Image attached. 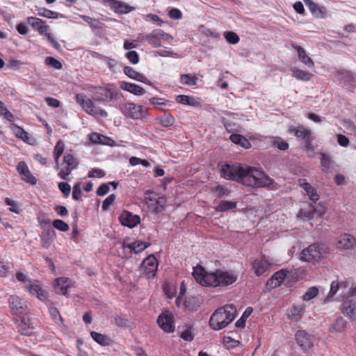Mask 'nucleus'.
Here are the masks:
<instances>
[{"instance_id": "26", "label": "nucleus", "mask_w": 356, "mask_h": 356, "mask_svg": "<svg viewBox=\"0 0 356 356\" xmlns=\"http://www.w3.org/2000/svg\"><path fill=\"white\" fill-rule=\"evenodd\" d=\"M305 304L294 305L290 310L289 318L292 321H298L305 313Z\"/></svg>"}, {"instance_id": "45", "label": "nucleus", "mask_w": 356, "mask_h": 356, "mask_svg": "<svg viewBox=\"0 0 356 356\" xmlns=\"http://www.w3.org/2000/svg\"><path fill=\"white\" fill-rule=\"evenodd\" d=\"M224 37L229 44H232L238 43L240 40L238 35L233 31H225Z\"/></svg>"}, {"instance_id": "9", "label": "nucleus", "mask_w": 356, "mask_h": 356, "mask_svg": "<svg viewBox=\"0 0 356 356\" xmlns=\"http://www.w3.org/2000/svg\"><path fill=\"white\" fill-rule=\"evenodd\" d=\"M8 304L11 312L18 315L24 314L27 309V305L19 296L12 295L8 298Z\"/></svg>"}, {"instance_id": "61", "label": "nucleus", "mask_w": 356, "mask_h": 356, "mask_svg": "<svg viewBox=\"0 0 356 356\" xmlns=\"http://www.w3.org/2000/svg\"><path fill=\"white\" fill-rule=\"evenodd\" d=\"M105 172L102 169L93 168L89 171L88 177H99L102 178L104 177Z\"/></svg>"}, {"instance_id": "24", "label": "nucleus", "mask_w": 356, "mask_h": 356, "mask_svg": "<svg viewBox=\"0 0 356 356\" xmlns=\"http://www.w3.org/2000/svg\"><path fill=\"white\" fill-rule=\"evenodd\" d=\"M90 336L97 343L104 346H110L113 343V341L106 335L101 333L92 331L90 332Z\"/></svg>"}, {"instance_id": "27", "label": "nucleus", "mask_w": 356, "mask_h": 356, "mask_svg": "<svg viewBox=\"0 0 356 356\" xmlns=\"http://www.w3.org/2000/svg\"><path fill=\"white\" fill-rule=\"evenodd\" d=\"M33 329L30 320L25 317L22 318L18 324L19 332L23 335L29 336L32 334Z\"/></svg>"}, {"instance_id": "34", "label": "nucleus", "mask_w": 356, "mask_h": 356, "mask_svg": "<svg viewBox=\"0 0 356 356\" xmlns=\"http://www.w3.org/2000/svg\"><path fill=\"white\" fill-rule=\"evenodd\" d=\"M291 71L292 72V76L299 80L307 81L310 80L312 76V73L296 67L291 68Z\"/></svg>"}, {"instance_id": "39", "label": "nucleus", "mask_w": 356, "mask_h": 356, "mask_svg": "<svg viewBox=\"0 0 356 356\" xmlns=\"http://www.w3.org/2000/svg\"><path fill=\"white\" fill-rule=\"evenodd\" d=\"M63 161L65 164L76 168L79 165V161L70 152H66L63 156Z\"/></svg>"}, {"instance_id": "60", "label": "nucleus", "mask_w": 356, "mask_h": 356, "mask_svg": "<svg viewBox=\"0 0 356 356\" xmlns=\"http://www.w3.org/2000/svg\"><path fill=\"white\" fill-rule=\"evenodd\" d=\"M81 18L87 23H88L91 27H93V28H99V22L96 19H94V18H92L89 16H87V15H82L81 16Z\"/></svg>"}, {"instance_id": "14", "label": "nucleus", "mask_w": 356, "mask_h": 356, "mask_svg": "<svg viewBox=\"0 0 356 356\" xmlns=\"http://www.w3.org/2000/svg\"><path fill=\"white\" fill-rule=\"evenodd\" d=\"M76 101L88 114L95 115V110L96 106H95L91 99H86V96L85 95L77 94L76 95Z\"/></svg>"}, {"instance_id": "4", "label": "nucleus", "mask_w": 356, "mask_h": 356, "mask_svg": "<svg viewBox=\"0 0 356 356\" xmlns=\"http://www.w3.org/2000/svg\"><path fill=\"white\" fill-rule=\"evenodd\" d=\"M327 252V247L323 243H313L302 250L300 259L304 261H316Z\"/></svg>"}, {"instance_id": "32", "label": "nucleus", "mask_w": 356, "mask_h": 356, "mask_svg": "<svg viewBox=\"0 0 356 356\" xmlns=\"http://www.w3.org/2000/svg\"><path fill=\"white\" fill-rule=\"evenodd\" d=\"M347 322L343 319V317H338L332 325L330 327L329 332L331 333L334 332H342L346 327Z\"/></svg>"}, {"instance_id": "31", "label": "nucleus", "mask_w": 356, "mask_h": 356, "mask_svg": "<svg viewBox=\"0 0 356 356\" xmlns=\"http://www.w3.org/2000/svg\"><path fill=\"white\" fill-rule=\"evenodd\" d=\"M237 202L228 200H222L215 207V210L218 212L230 211L236 208Z\"/></svg>"}, {"instance_id": "55", "label": "nucleus", "mask_w": 356, "mask_h": 356, "mask_svg": "<svg viewBox=\"0 0 356 356\" xmlns=\"http://www.w3.org/2000/svg\"><path fill=\"white\" fill-rule=\"evenodd\" d=\"M125 56L132 64H137L139 62V56L136 51H128Z\"/></svg>"}, {"instance_id": "58", "label": "nucleus", "mask_w": 356, "mask_h": 356, "mask_svg": "<svg viewBox=\"0 0 356 356\" xmlns=\"http://www.w3.org/2000/svg\"><path fill=\"white\" fill-rule=\"evenodd\" d=\"M340 287V283L338 281H333L331 283L330 290L327 298L325 300L326 301L328 298H332L334 296Z\"/></svg>"}, {"instance_id": "29", "label": "nucleus", "mask_w": 356, "mask_h": 356, "mask_svg": "<svg viewBox=\"0 0 356 356\" xmlns=\"http://www.w3.org/2000/svg\"><path fill=\"white\" fill-rule=\"evenodd\" d=\"M111 8L115 13L118 14H127L135 9L134 7L130 6L128 4H126L125 3L120 1H117Z\"/></svg>"}, {"instance_id": "50", "label": "nucleus", "mask_w": 356, "mask_h": 356, "mask_svg": "<svg viewBox=\"0 0 356 356\" xmlns=\"http://www.w3.org/2000/svg\"><path fill=\"white\" fill-rule=\"evenodd\" d=\"M45 63L56 70H60L63 67L62 63L59 60L51 56H48L46 58Z\"/></svg>"}, {"instance_id": "38", "label": "nucleus", "mask_w": 356, "mask_h": 356, "mask_svg": "<svg viewBox=\"0 0 356 356\" xmlns=\"http://www.w3.org/2000/svg\"><path fill=\"white\" fill-rule=\"evenodd\" d=\"M176 101L179 104L189 106H195L197 104L196 99L193 97L185 95H177L176 97Z\"/></svg>"}, {"instance_id": "13", "label": "nucleus", "mask_w": 356, "mask_h": 356, "mask_svg": "<svg viewBox=\"0 0 356 356\" xmlns=\"http://www.w3.org/2000/svg\"><path fill=\"white\" fill-rule=\"evenodd\" d=\"M17 170L24 181L32 185H35L36 184V178L32 175L24 161H19L18 163Z\"/></svg>"}, {"instance_id": "2", "label": "nucleus", "mask_w": 356, "mask_h": 356, "mask_svg": "<svg viewBox=\"0 0 356 356\" xmlns=\"http://www.w3.org/2000/svg\"><path fill=\"white\" fill-rule=\"evenodd\" d=\"M193 276L202 286L212 287L231 285L238 278V275L231 270L217 269L215 272L208 273L202 266L193 268Z\"/></svg>"}, {"instance_id": "47", "label": "nucleus", "mask_w": 356, "mask_h": 356, "mask_svg": "<svg viewBox=\"0 0 356 356\" xmlns=\"http://www.w3.org/2000/svg\"><path fill=\"white\" fill-rule=\"evenodd\" d=\"M52 225L54 228L61 232H67L70 229L68 224L60 219L54 220Z\"/></svg>"}, {"instance_id": "6", "label": "nucleus", "mask_w": 356, "mask_h": 356, "mask_svg": "<svg viewBox=\"0 0 356 356\" xmlns=\"http://www.w3.org/2000/svg\"><path fill=\"white\" fill-rule=\"evenodd\" d=\"M158 265L157 259L151 254L143 260L140 269L147 278H153L156 275Z\"/></svg>"}, {"instance_id": "23", "label": "nucleus", "mask_w": 356, "mask_h": 356, "mask_svg": "<svg viewBox=\"0 0 356 356\" xmlns=\"http://www.w3.org/2000/svg\"><path fill=\"white\" fill-rule=\"evenodd\" d=\"M355 238L350 234H345L338 241L339 247L343 249H352L354 248Z\"/></svg>"}, {"instance_id": "7", "label": "nucleus", "mask_w": 356, "mask_h": 356, "mask_svg": "<svg viewBox=\"0 0 356 356\" xmlns=\"http://www.w3.org/2000/svg\"><path fill=\"white\" fill-rule=\"evenodd\" d=\"M159 327L165 332L171 333L175 331L174 316L167 311L161 313L157 319Z\"/></svg>"}, {"instance_id": "22", "label": "nucleus", "mask_w": 356, "mask_h": 356, "mask_svg": "<svg viewBox=\"0 0 356 356\" xmlns=\"http://www.w3.org/2000/svg\"><path fill=\"white\" fill-rule=\"evenodd\" d=\"M69 285L70 280L68 278L59 277L56 279L54 284V289L56 293L60 295H65L67 293Z\"/></svg>"}, {"instance_id": "18", "label": "nucleus", "mask_w": 356, "mask_h": 356, "mask_svg": "<svg viewBox=\"0 0 356 356\" xmlns=\"http://www.w3.org/2000/svg\"><path fill=\"white\" fill-rule=\"evenodd\" d=\"M336 76L340 83L350 84L355 81V75L348 70H339L336 72Z\"/></svg>"}, {"instance_id": "3", "label": "nucleus", "mask_w": 356, "mask_h": 356, "mask_svg": "<svg viewBox=\"0 0 356 356\" xmlns=\"http://www.w3.org/2000/svg\"><path fill=\"white\" fill-rule=\"evenodd\" d=\"M236 313V309L233 305L219 308L210 317L209 325L215 330H220L234 321Z\"/></svg>"}, {"instance_id": "54", "label": "nucleus", "mask_w": 356, "mask_h": 356, "mask_svg": "<svg viewBox=\"0 0 356 356\" xmlns=\"http://www.w3.org/2000/svg\"><path fill=\"white\" fill-rule=\"evenodd\" d=\"M288 270L285 269H282L276 273H275L273 275L276 282H279L280 285L282 283L284 280L286 278Z\"/></svg>"}, {"instance_id": "37", "label": "nucleus", "mask_w": 356, "mask_h": 356, "mask_svg": "<svg viewBox=\"0 0 356 356\" xmlns=\"http://www.w3.org/2000/svg\"><path fill=\"white\" fill-rule=\"evenodd\" d=\"M150 245L149 243L136 241L127 245L129 248L134 250L136 254H139Z\"/></svg>"}, {"instance_id": "49", "label": "nucleus", "mask_w": 356, "mask_h": 356, "mask_svg": "<svg viewBox=\"0 0 356 356\" xmlns=\"http://www.w3.org/2000/svg\"><path fill=\"white\" fill-rule=\"evenodd\" d=\"M318 293V289L312 286L308 289L305 293L302 296V299L305 301H308L315 298Z\"/></svg>"}, {"instance_id": "64", "label": "nucleus", "mask_w": 356, "mask_h": 356, "mask_svg": "<svg viewBox=\"0 0 356 356\" xmlns=\"http://www.w3.org/2000/svg\"><path fill=\"white\" fill-rule=\"evenodd\" d=\"M168 15L170 18L174 19H179L182 17V13L178 8H172L169 11Z\"/></svg>"}, {"instance_id": "30", "label": "nucleus", "mask_w": 356, "mask_h": 356, "mask_svg": "<svg viewBox=\"0 0 356 356\" xmlns=\"http://www.w3.org/2000/svg\"><path fill=\"white\" fill-rule=\"evenodd\" d=\"M229 139L232 143L239 145L245 149H248L251 147L250 141L241 134H233L230 136Z\"/></svg>"}, {"instance_id": "25", "label": "nucleus", "mask_w": 356, "mask_h": 356, "mask_svg": "<svg viewBox=\"0 0 356 356\" xmlns=\"http://www.w3.org/2000/svg\"><path fill=\"white\" fill-rule=\"evenodd\" d=\"M321 164L324 172L327 173L334 169V161L325 153L321 154Z\"/></svg>"}, {"instance_id": "5", "label": "nucleus", "mask_w": 356, "mask_h": 356, "mask_svg": "<svg viewBox=\"0 0 356 356\" xmlns=\"http://www.w3.org/2000/svg\"><path fill=\"white\" fill-rule=\"evenodd\" d=\"M119 108L125 117L134 120L140 119L146 114L143 106L136 105L132 102L122 104L119 106Z\"/></svg>"}, {"instance_id": "1", "label": "nucleus", "mask_w": 356, "mask_h": 356, "mask_svg": "<svg viewBox=\"0 0 356 356\" xmlns=\"http://www.w3.org/2000/svg\"><path fill=\"white\" fill-rule=\"evenodd\" d=\"M220 176L225 179L252 188L270 187L274 182L264 171L238 163L222 165Z\"/></svg>"}, {"instance_id": "8", "label": "nucleus", "mask_w": 356, "mask_h": 356, "mask_svg": "<svg viewBox=\"0 0 356 356\" xmlns=\"http://www.w3.org/2000/svg\"><path fill=\"white\" fill-rule=\"evenodd\" d=\"M97 90L93 92V99L95 102H102L104 104H106L108 102V99L110 101L113 99H116L118 96V93L113 92L112 90L102 88V87H95Z\"/></svg>"}, {"instance_id": "21", "label": "nucleus", "mask_w": 356, "mask_h": 356, "mask_svg": "<svg viewBox=\"0 0 356 356\" xmlns=\"http://www.w3.org/2000/svg\"><path fill=\"white\" fill-rule=\"evenodd\" d=\"M120 87L121 89L131 92L136 95H143L145 93V90L143 88L132 83L122 81Z\"/></svg>"}, {"instance_id": "42", "label": "nucleus", "mask_w": 356, "mask_h": 356, "mask_svg": "<svg viewBox=\"0 0 356 356\" xmlns=\"http://www.w3.org/2000/svg\"><path fill=\"white\" fill-rule=\"evenodd\" d=\"M158 119L159 120L160 124L163 127H170L172 126L175 121V118L170 114L164 115L159 117Z\"/></svg>"}, {"instance_id": "17", "label": "nucleus", "mask_w": 356, "mask_h": 356, "mask_svg": "<svg viewBox=\"0 0 356 356\" xmlns=\"http://www.w3.org/2000/svg\"><path fill=\"white\" fill-rule=\"evenodd\" d=\"M292 47L295 49L298 54V58L300 62L304 63L309 67H313L314 66V63L312 60V58L307 54L306 51L300 46L292 43Z\"/></svg>"}, {"instance_id": "10", "label": "nucleus", "mask_w": 356, "mask_h": 356, "mask_svg": "<svg viewBox=\"0 0 356 356\" xmlns=\"http://www.w3.org/2000/svg\"><path fill=\"white\" fill-rule=\"evenodd\" d=\"M118 218L122 225L129 228H133L140 222L139 216L134 215L127 211H124Z\"/></svg>"}, {"instance_id": "62", "label": "nucleus", "mask_w": 356, "mask_h": 356, "mask_svg": "<svg viewBox=\"0 0 356 356\" xmlns=\"http://www.w3.org/2000/svg\"><path fill=\"white\" fill-rule=\"evenodd\" d=\"M145 19L146 20L150 19L151 21L156 22L157 25L160 26L162 25V24L164 23V21L161 19L158 15L152 13L146 15Z\"/></svg>"}, {"instance_id": "43", "label": "nucleus", "mask_w": 356, "mask_h": 356, "mask_svg": "<svg viewBox=\"0 0 356 356\" xmlns=\"http://www.w3.org/2000/svg\"><path fill=\"white\" fill-rule=\"evenodd\" d=\"M180 81L186 86H195L197 83L196 78L189 74H181L180 76Z\"/></svg>"}, {"instance_id": "44", "label": "nucleus", "mask_w": 356, "mask_h": 356, "mask_svg": "<svg viewBox=\"0 0 356 356\" xmlns=\"http://www.w3.org/2000/svg\"><path fill=\"white\" fill-rule=\"evenodd\" d=\"M295 136L298 138H302L305 140L308 138V137L311 135V131L306 129L303 127L298 129H293Z\"/></svg>"}, {"instance_id": "16", "label": "nucleus", "mask_w": 356, "mask_h": 356, "mask_svg": "<svg viewBox=\"0 0 356 356\" xmlns=\"http://www.w3.org/2000/svg\"><path fill=\"white\" fill-rule=\"evenodd\" d=\"M343 314L351 320H356V301L348 300L344 301L341 306Z\"/></svg>"}, {"instance_id": "33", "label": "nucleus", "mask_w": 356, "mask_h": 356, "mask_svg": "<svg viewBox=\"0 0 356 356\" xmlns=\"http://www.w3.org/2000/svg\"><path fill=\"white\" fill-rule=\"evenodd\" d=\"M201 298L198 296L188 297L184 302L185 307L188 310H196L201 305Z\"/></svg>"}, {"instance_id": "57", "label": "nucleus", "mask_w": 356, "mask_h": 356, "mask_svg": "<svg viewBox=\"0 0 356 356\" xmlns=\"http://www.w3.org/2000/svg\"><path fill=\"white\" fill-rule=\"evenodd\" d=\"M65 149V145L63 142L60 140L57 142L56 146L54 149V154H56L57 157H60L61 155L63 154Z\"/></svg>"}, {"instance_id": "19", "label": "nucleus", "mask_w": 356, "mask_h": 356, "mask_svg": "<svg viewBox=\"0 0 356 356\" xmlns=\"http://www.w3.org/2000/svg\"><path fill=\"white\" fill-rule=\"evenodd\" d=\"M29 24H30L35 30L38 31L40 34L44 33L49 29L45 22L42 19L33 17H29L27 19Z\"/></svg>"}, {"instance_id": "52", "label": "nucleus", "mask_w": 356, "mask_h": 356, "mask_svg": "<svg viewBox=\"0 0 356 356\" xmlns=\"http://www.w3.org/2000/svg\"><path fill=\"white\" fill-rule=\"evenodd\" d=\"M116 199V196L114 194L110 195L107 197L103 202L102 208L104 211H106L109 209V207L113 204L115 200Z\"/></svg>"}, {"instance_id": "40", "label": "nucleus", "mask_w": 356, "mask_h": 356, "mask_svg": "<svg viewBox=\"0 0 356 356\" xmlns=\"http://www.w3.org/2000/svg\"><path fill=\"white\" fill-rule=\"evenodd\" d=\"M253 312L252 307H248L242 314L241 317L236 322L235 325L237 327L244 328L247 318L251 315Z\"/></svg>"}, {"instance_id": "15", "label": "nucleus", "mask_w": 356, "mask_h": 356, "mask_svg": "<svg viewBox=\"0 0 356 356\" xmlns=\"http://www.w3.org/2000/svg\"><path fill=\"white\" fill-rule=\"evenodd\" d=\"M56 236V232L51 226L43 228L41 236V245L44 248H49Z\"/></svg>"}, {"instance_id": "59", "label": "nucleus", "mask_w": 356, "mask_h": 356, "mask_svg": "<svg viewBox=\"0 0 356 356\" xmlns=\"http://www.w3.org/2000/svg\"><path fill=\"white\" fill-rule=\"evenodd\" d=\"M58 188L63 193L65 197H68L71 192V186L67 182H60L58 184Z\"/></svg>"}, {"instance_id": "36", "label": "nucleus", "mask_w": 356, "mask_h": 356, "mask_svg": "<svg viewBox=\"0 0 356 356\" xmlns=\"http://www.w3.org/2000/svg\"><path fill=\"white\" fill-rule=\"evenodd\" d=\"M211 192L217 198L229 196L230 191L222 185L218 184L211 189Z\"/></svg>"}, {"instance_id": "12", "label": "nucleus", "mask_w": 356, "mask_h": 356, "mask_svg": "<svg viewBox=\"0 0 356 356\" xmlns=\"http://www.w3.org/2000/svg\"><path fill=\"white\" fill-rule=\"evenodd\" d=\"M252 269L257 277L264 275L271 267V264L265 258L255 259L252 263Z\"/></svg>"}, {"instance_id": "28", "label": "nucleus", "mask_w": 356, "mask_h": 356, "mask_svg": "<svg viewBox=\"0 0 356 356\" xmlns=\"http://www.w3.org/2000/svg\"><path fill=\"white\" fill-rule=\"evenodd\" d=\"M159 35L158 34V29H155L152 33L145 35L143 40H147L152 47L158 48L161 47V42L159 39Z\"/></svg>"}, {"instance_id": "41", "label": "nucleus", "mask_w": 356, "mask_h": 356, "mask_svg": "<svg viewBox=\"0 0 356 356\" xmlns=\"http://www.w3.org/2000/svg\"><path fill=\"white\" fill-rule=\"evenodd\" d=\"M304 2L313 15L323 17L321 9L312 0H304Z\"/></svg>"}, {"instance_id": "51", "label": "nucleus", "mask_w": 356, "mask_h": 356, "mask_svg": "<svg viewBox=\"0 0 356 356\" xmlns=\"http://www.w3.org/2000/svg\"><path fill=\"white\" fill-rule=\"evenodd\" d=\"M106 138H107L106 137H105L104 136H103L100 134H98V133H92L90 136V140L93 143L106 144L104 140Z\"/></svg>"}, {"instance_id": "20", "label": "nucleus", "mask_w": 356, "mask_h": 356, "mask_svg": "<svg viewBox=\"0 0 356 356\" xmlns=\"http://www.w3.org/2000/svg\"><path fill=\"white\" fill-rule=\"evenodd\" d=\"M124 73L131 79L137 80L142 83H150L149 81L143 74L136 72L130 66H125L123 69Z\"/></svg>"}, {"instance_id": "11", "label": "nucleus", "mask_w": 356, "mask_h": 356, "mask_svg": "<svg viewBox=\"0 0 356 356\" xmlns=\"http://www.w3.org/2000/svg\"><path fill=\"white\" fill-rule=\"evenodd\" d=\"M297 343L307 351L313 346V337L305 330H298L296 334Z\"/></svg>"}, {"instance_id": "35", "label": "nucleus", "mask_w": 356, "mask_h": 356, "mask_svg": "<svg viewBox=\"0 0 356 356\" xmlns=\"http://www.w3.org/2000/svg\"><path fill=\"white\" fill-rule=\"evenodd\" d=\"M300 185L307 192V195L309 197V199L312 201L316 202L317 200H318L319 195H318L316 190L310 184L305 181Z\"/></svg>"}, {"instance_id": "53", "label": "nucleus", "mask_w": 356, "mask_h": 356, "mask_svg": "<svg viewBox=\"0 0 356 356\" xmlns=\"http://www.w3.org/2000/svg\"><path fill=\"white\" fill-rule=\"evenodd\" d=\"M74 169V168H72V166H70L66 164V165L63 168L60 169V170L59 171L58 176L63 179L67 180L68 175Z\"/></svg>"}, {"instance_id": "56", "label": "nucleus", "mask_w": 356, "mask_h": 356, "mask_svg": "<svg viewBox=\"0 0 356 356\" xmlns=\"http://www.w3.org/2000/svg\"><path fill=\"white\" fill-rule=\"evenodd\" d=\"M273 145L280 150H286L289 149V144L282 140L281 138L277 137L274 141Z\"/></svg>"}, {"instance_id": "46", "label": "nucleus", "mask_w": 356, "mask_h": 356, "mask_svg": "<svg viewBox=\"0 0 356 356\" xmlns=\"http://www.w3.org/2000/svg\"><path fill=\"white\" fill-rule=\"evenodd\" d=\"M15 127L17 129V131H15V136L24 141L29 143L31 138L30 134L19 127L17 125H15Z\"/></svg>"}, {"instance_id": "48", "label": "nucleus", "mask_w": 356, "mask_h": 356, "mask_svg": "<svg viewBox=\"0 0 356 356\" xmlns=\"http://www.w3.org/2000/svg\"><path fill=\"white\" fill-rule=\"evenodd\" d=\"M39 15L49 19H56L58 17V13L44 8H42L39 10Z\"/></svg>"}, {"instance_id": "63", "label": "nucleus", "mask_w": 356, "mask_h": 356, "mask_svg": "<svg viewBox=\"0 0 356 356\" xmlns=\"http://www.w3.org/2000/svg\"><path fill=\"white\" fill-rule=\"evenodd\" d=\"M26 289L32 296H36L42 288L38 284H29Z\"/></svg>"}]
</instances>
